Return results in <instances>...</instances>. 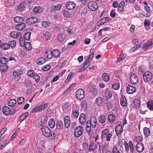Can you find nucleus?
Returning a JSON list of instances; mask_svg holds the SVG:
<instances>
[{
    "instance_id": "nucleus-1",
    "label": "nucleus",
    "mask_w": 153,
    "mask_h": 153,
    "mask_svg": "<svg viewBox=\"0 0 153 153\" xmlns=\"http://www.w3.org/2000/svg\"><path fill=\"white\" fill-rule=\"evenodd\" d=\"M43 135L46 137H50L51 139L54 140L56 137V134L54 132L52 134L50 129L47 126H43L41 128Z\"/></svg>"
},
{
    "instance_id": "nucleus-2",
    "label": "nucleus",
    "mask_w": 153,
    "mask_h": 153,
    "mask_svg": "<svg viewBox=\"0 0 153 153\" xmlns=\"http://www.w3.org/2000/svg\"><path fill=\"white\" fill-rule=\"evenodd\" d=\"M60 53V51L57 49H55L52 52L50 50H48L45 52V56L47 57H50L51 56L57 57L59 56Z\"/></svg>"
},
{
    "instance_id": "nucleus-3",
    "label": "nucleus",
    "mask_w": 153,
    "mask_h": 153,
    "mask_svg": "<svg viewBox=\"0 0 153 153\" xmlns=\"http://www.w3.org/2000/svg\"><path fill=\"white\" fill-rule=\"evenodd\" d=\"M144 82L146 83L149 82L152 79L153 75L152 73L149 71L144 72L143 75Z\"/></svg>"
},
{
    "instance_id": "nucleus-4",
    "label": "nucleus",
    "mask_w": 153,
    "mask_h": 153,
    "mask_svg": "<svg viewBox=\"0 0 153 153\" xmlns=\"http://www.w3.org/2000/svg\"><path fill=\"white\" fill-rule=\"evenodd\" d=\"M48 104L46 103L40 105L37 107H35L32 110V113L38 112L44 110L48 106Z\"/></svg>"
},
{
    "instance_id": "nucleus-5",
    "label": "nucleus",
    "mask_w": 153,
    "mask_h": 153,
    "mask_svg": "<svg viewBox=\"0 0 153 153\" xmlns=\"http://www.w3.org/2000/svg\"><path fill=\"white\" fill-rule=\"evenodd\" d=\"M83 132V127L81 126H77L75 129L74 136L76 137H79L82 134Z\"/></svg>"
},
{
    "instance_id": "nucleus-6",
    "label": "nucleus",
    "mask_w": 153,
    "mask_h": 153,
    "mask_svg": "<svg viewBox=\"0 0 153 153\" xmlns=\"http://www.w3.org/2000/svg\"><path fill=\"white\" fill-rule=\"evenodd\" d=\"M76 97L79 100H82L85 97V92L82 89H79L76 93Z\"/></svg>"
},
{
    "instance_id": "nucleus-7",
    "label": "nucleus",
    "mask_w": 153,
    "mask_h": 153,
    "mask_svg": "<svg viewBox=\"0 0 153 153\" xmlns=\"http://www.w3.org/2000/svg\"><path fill=\"white\" fill-rule=\"evenodd\" d=\"M88 7L92 11L96 10L98 7V5L95 1H91L88 4Z\"/></svg>"
},
{
    "instance_id": "nucleus-8",
    "label": "nucleus",
    "mask_w": 153,
    "mask_h": 153,
    "mask_svg": "<svg viewBox=\"0 0 153 153\" xmlns=\"http://www.w3.org/2000/svg\"><path fill=\"white\" fill-rule=\"evenodd\" d=\"M38 19L36 17H31L28 18L26 21V23L28 25H31L36 23Z\"/></svg>"
},
{
    "instance_id": "nucleus-9",
    "label": "nucleus",
    "mask_w": 153,
    "mask_h": 153,
    "mask_svg": "<svg viewBox=\"0 0 153 153\" xmlns=\"http://www.w3.org/2000/svg\"><path fill=\"white\" fill-rule=\"evenodd\" d=\"M115 130L117 135L119 136V135L121 134L123 131V127L120 125L118 124L116 126Z\"/></svg>"
},
{
    "instance_id": "nucleus-10",
    "label": "nucleus",
    "mask_w": 153,
    "mask_h": 153,
    "mask_svg": "<svg viewBox=\"0 0 153 153\" xmlns=\"http://www.w3.org/2000/svg\"><path fill=\"white\" fill-rule=\"evenodd\" d=\"M130 79L131 83L133 84H136L138 80L137 76L134 74H132L130 76Z\"/></svg>"
},
{
    "instance_id": "nucleus-11",
    "label": "nucleus",
    "mask_w": 153,
    "mask_h": 153,
    "mask_svg": "<svg viewBox=\"0 0 153 153\" xmlns=\"http://www.w3.org/2000/svg\"><path fill=\"white\" fill-rule=\"evenodd\" d=\"M70 117L68 116H65L64 118V126L66 128H68L70 125Z\"/></svg>"
},
{
    "instance_id": "nucleus-12",
    "label": "nucleus",
    "mask_w": 153,
    "mask_h": 153,
    "mask_svg": "<svg viewBox=\"0 0 153 153\" xmlns=\"http://www.w3.org/2000/svg\"><path fill=\"white\" fill-rule=\"evenodd\" d=\"M79 122L82 125H84L85 123L86 118L85 115L83 114H80L79 119Z\"/></svg>"
},
{
    "instance_id": "nucleus-13",
    "label": "nucleus",
    "mask_w": 153,
    "mask_h": 153,
    "mask_svg": "<svg viewBox=\"0 0 153 153\" xmlns=\"http://www.w3.org/2000/svg\"><path fill=\"white\" fill-rule=\"evenodd\" d=\"M136 149L138 152H142L144 150L143 145L140 143H137L136 146Z\"/></svg>"
},
{
    "instance_id": "nucleus-14",
    "label": "nucleus",
    "mask_w": 153,
    "mask_h": 153,
    "mask_svg": "<svg viewBox=\"0 0 153 153\" xmlns=\"http://www.w3.org/2000/svg\"><path fill=\"white\" fill-rule=\"evenodd\" d=\"M136 91V88L133 86L129 85L127 88L126 91L129 94H132Z\"/></svg>"
},
{
    "instance_id": "nucleus-15",
    "label": "nucleus",
    "mask_w": 153,
    "mask_h": 153,
    "mask_svg": "<svg viewBox=\"0 0 153 153\" xmlns=\"http://www.w3.org/2000/svg\"><path fill=\"white\" fill-rule=\"evenodd\" d=\"M90 122L92 124V126L93 128H95L97 126V120L96 118L94 116H91L90 118Z\"/></svg>"
},
{
    "instance_id": "nucleus-16",
    "label": "nucleus",
    "mask_w": 153,
    "mask_h": 153,
    "mask_svg": "<svg viewBox=\"0 0 153 153\" xmlns=\"http://www.w3.org/2000/svg\"><path fill=\"white\" fill-rule=\"evenodd\" d=\"M3 113L6 115H8L11 113V110L10 108L7 106H4L2 108Z\"/></svg>"
},
{
    "instance_id": "nucleus-17",
    "label": "nucleus",
    "mask_w": 153,
    "mask_h": 153,
    "mask_svg": "<svg viewBox=\"0 0 153 153\" xmlns=\"http://www.w3.org/2000/svg\"><path fill=\"white\" fill-rule=\"evenodd\" d=\"M62 7V5L61 4H57L56 5H53L50 8V10L51 12L56 11L59 10Z\"/></svg>"
},
{
    "instance_id": "nucleus-18",
    "label": "nucleus",
    "mask_w": 153,
    "mask_h": 153,
    "mask_svg": "<svg viewBox=\"0 0 153 153\" xmlns=\"http://www.w3.org/2000/svg\"><path fill=\"white\" fill-rule=\"evenodd\" d=\"M21 35V33L20 32L17 31H13L10 33V36L11 37L17 38L19 37Z\"/></svg>"
},
{
    "instance_id": "nucleus-19",
    "label": "nucleus",
    "mask_w": 153,
    "mask_h": 153,
    "mask_svg": "<svg viewBox=\"0 0 153 153\" xmlns=\"http://www.w3.org/2000/svg\"><path fill=\"white\" fill-rule=\"evenodd\" d=\"M20 23L17 25L16 26V28L19 30H23L26 26V24L24 23Z\"/></svg>"
},
{
    "instance_id": "nucleus-20",
    "label": "nucleus",
    "mask_w": 153,
    "mask_h": 153,
    "mask_svg": "<svg viewBox=\"0 0 153 153\" xmlns=\"http://www.w3.org/2000/svg\"><path fill=\"white\" fill-rule=\"evenodd\" d=\"M125 140L123 139H121L119 140L118 146H120V150L121 151H123V145H124L125 142H126Z\"/></svg>"
},
{
    "instance_id": "nucleus-21",
    "label": "nucleus",
    "mask_w": 153,
    "mask_h": 153,
    "mask_svg": "<svg viewBox=\"0 0 153 153\" xmlns=\"http://www.w3.org/2000/svg\"><path fill=\"white\" fill-rule=\"evenodd\" d=\"M120 104L123 107H125L127 105V102L124 96H122L120 100Z\"/></svg>"
},
{
    "instance_id": "nucleus-22",
    "label": "nucleus",
    "mask_w": 153,
    "mask_h": 153,
    "mask_svg": "<svg viewBox=\"0 0 153 153\" xmlns=\"http://www.w3.org/2000/svg\"><path fill=\"white\" fill-rule=\"evenodd\" d=\"M75 4L73 1L68 2L66 5V8L68 9L72 10L76 7Z\"/></svg>"
},
{
    "instance_id": "nucleus-23",
    "label": "nucleus",
    "mask_w": 153,
    "mask_h": 153,
    "mask_svg": "<svg viewBox=\"0 0 153 153\" xmlns=\"http://www.w3.org/2000/svg\"><path fill=\"white\" fill-rule=\"evenodd\" d=\"M64 127V125L62 120H58L56 123V128L59 130H62Z\"/></svg>"
},
{
    "instance_id": "nucleus-24",
    "label": "nucleus",
    "mask_w": 153,
    "mask_h": 153,
    "mask_svg": "<svg viewBox=\"0 0 153 153\" xmlns=\"http://www.w3.org/2000/svg\"><path fill=\"white\" fill-rule=\"evenodd\" d=\"M25 8V4L24 2H21L18 5L17 10L20 12L24 11Z\"/></svg>"
},
{
    "instance_id": "nucleus-25",
    "label": "nucleus",
    "mask_w": 153,
    "mask_h": 153,
    "mask_svg": "<svg viewBox=\"0 0 153 153\" xmlns=\"http://www.w3.org/2000/svg\"><path fill=\"white\" fill-rule=\"evenodd\" d=\"M8 68L7 65L6 64H1L0 66V72L1 73H4L7 71Z\"/></svg>"
},
{
    "instance_id": "nucleus-26",
    "label": "nucleus",
    "mask_w": 153,
    "mask_h": 153,
    "mask_svg": "<svg viewBox=\"0 0 153 153\" xmlns=\"http://www.w3.org/2000/svg\"><path fill=\"white\" fill-rule=\"evenodd\" d=\"M115 115L112 114H109L108 116V120L110 123L114 122L115 120Z\"/></svg>"
},
{
    "instance_id": "nucleus-27",
    "label": "nucleus",
    "mask_w": 153,
    "mask_h": 153,
    "mask_svg": "<svg viewBox=\"0 0 153 153\" xmlns=\"http://www.w3.org/2000/svg\"><path fill=\"white\" fill-rule=\"evenodd\" d=\"M102 79L105 82H108L110 79V77L108 74L106 73H103L102 76Z\"/></svg>"
},
{
    "instance_id": "nucleus-28",
    "label": "nucleus",
    "mask_w": 153,
    "mask_h": 153,
    "mask_svg": "<svg viewBox=\"0 0 153 153\" xmlns=\"http://www.w3.org/2000/svg\"><path fill=\"white\" fill-rule=\"evenodd\" d=\"M133 104L134 107L137 108H139L140 106V102L138 99H135L133 101Z\"/></svg>"
},
{
    "instance_id": "nucleus-29",
    "label": "nucleus",
    "mask_w": 153,
    "mask_h": 153,
    "mask_svg": "<svg viewBox=\"0 0 153 153\" xmlns=\"http://www.w3.org/2000/svg\"><path fill=\"white\" fill-rule=\"evenodd\" d=\"M43 11V8L39 6L35 7L33 9V12L34 13H41Z\"/></svg>"
},
{
    "instance_id": "nucleus-30",
    "label": "nucleus",
    "mask_w": 153,
    "mask_h": 153,
    "mask_svg": "<svg viewBox=\"0 0 153 153\" xmlns=\"http://www.w3.org/2000/svg\"><path fill=\"white\" fill-rule=\"evenodd\" d=\"M125 5V2L123 1H121L118 7V11L119 12H121L124 10V7Z\"/></svg>"
},
{
    "instance_id": "nucleus-31",
    "label": "nucleus",
    "mask_w": 153,
    "mask_h": 153,
    "mask_svg": "<svg viewBox=\"0 0 153 153\" xmlns=\"http://www.w3.org/2000/svg\"><path fill=\"white\" fill-rule=\"evenodd\" d=\"M22 73V71L21 69H17L14 71L13 75L15 77L18 76Z\"/></svg>"
},
{
    "instance_id": "nucleus-32",
    "label": "nucleus",
    "mask_w": 153,
    "mask_h": 153,
    "mask_svg": "<svg viewBox=\"0 0 153 153\" xmlns=\"http://www.w3.org/2000/svg\"><path fill=\"white\" fill-rule=\"evenodd\" d=\"M147 106L149 110L153 111V100L149 101L147 103Z\"/></svg>"
},
{
    "instance_id": "nucleus-33",
    "label": "nucleus",
    "mask_w": 153,
    "mask_h": 153,
    "mask_svg": "<svg viewBox=\"0 0 153 153\" xmlns=\"http://www.w3.org/2000/svg\"><path fill=\"white\" fill-rule=\"evenodd\" d=\"M14 20L16 22L22 23L25 21V18L23 17L17 16L14 18Z\"/></svg>"
},
{
    "instance_id": "nucleus-34",
    "label": "nucleus",
    "mask_w": 153,
    "mask_h": 153,
    "mask_svg": "<svg viewBox=\"0 0 153 153\" xmlns=\"http://www.w3.org/2000/svg\"><path fill=\"white\" fill-rule=\"evenodd\" d=\"M112 96V94L108 89L107 88L105 89V97L108 99H110Z\"/></svg>"
},
{
    "instance_id": "nucleus-35",
    "label": "nucleus",
    "mask_w": 153,
    "mask_h": 153,
    "mask_svg": "<svg viewBox=\"0 0 153 153\" xmlns=\"http://www.w3.org/2000/svg\"><path fill=\"white\" fill-rule=\"evenodd\" d=\"M97 147V145L94 142H91L89 146V151H92L94 150Z\"/></svg>"
},
{
    "instance_id": "nucleus-36",
    "label": "nucleus",
    "mask_w": 153,
    "mask_h": 153,
    "mask_svg": "<svg viewBox=\"0 0 153 153\" xmlns=\"http://www.w3.org/2000/svg\"><path fill=\"white\" fill-rule=\"evenodd\" d=\"M99 122L102 124H103L106 121V117L104 114L100 115L98 117Z\"/></svg>"
},
{
    "instance_id": "nucleus-37",
    "label": "nucleus",
    "mask_w": 153,
    "mask_h": 153,
    "mask_svg": "<svg viewBox=\"0 0 153 153\" xmlns=\"http://www.w3.org/2000/svg\"><path fill=\"white\" fill-rule=\"evenodd\" d=\"M143 131L144 135L146 137H148L149 136L150 134V131L147 127H145L143 128Z\"/></svg>"
},
{
    "instance_id": "nucleus-38",
    "label": "nucleus",
    "mask_w": 153,
    "mask_h": 153,
    "mask_svg": "<svg viewBox=\"0 0 153 153\" xmlns=\"http://www.w3.org/2000/svg\"><path fill=\"white\" fill-rule=\"evenodd\" d=\"M16 103V100L14 99L10 100L8 102V105L10 107L13 106Z\"/></svg>"
},
{
    "instance_id": "nucleus-39",
    "label": "nucleus",
    "mask_w": 153,
    "mask_h": 153,
    "mask_svg": "<svg viewBox=\"0 0 153 153\" xmlns=\"http://www.w3.org/2000/svg\"><path fill=\"white\" fill-rule=\"evenodd\" d=\"M66 39V35L65 34H59L58 35V40L61 42H62Z\"/></svg>"
},
{
    "instance_id": "nucleus-40",
    "label": "nucleus",
    "mask_w": 153,
    "mask_h": 153,
    "mask_svg": "<svg viewBox=\"0 0 153 153\" xmlns=\"http://www.w3.org/2000/svg\"><path fill=\"white\" fill-rule=\"evenodd\" d=\"M152 45V43L151 42L148 41L146 42L144 44L143 47V49L144 50H146Z\"/></svg>"
},
{
    "instance_id": "nucleus-41",
    "label": "nucleus",
    "mask_w": 153,
    "mask_h": 153,
    "mask_svg": "<svg viewBox=\"0 0 153 153\" xmlns=\"http://www.w3.org/2000/svg\"><path fill=\"white\" fill-rule=\"evenodd\" d=\"M74 84H72L64 92L65 95L68 94L74 88Z\"/></svg>"
},
{
    "instance_id": "nucleus-42",
    "label": "nucleus",
    "mask_w": 153,
    "mask_h": 153,
    "mask_svg": "<svg viewBox=\"0 0 153 153\" xmlns=\"http://www.w3.org/2000/svg\"><path fill=\"white\" fill-rule=\"evenodd\" d=\"M46 62L45 58H39L37 59L36 62L39 65H42Z\"/></svg>"
},
{
    "instance_id": "nucleus-43",
    "label": "nucleus",
    "mask_w": 153,
    "mask_h": 153,
    "mask_svg": "<svg viewBox=\"0 0 153 153\" xmlns=\"http://www.w3.org/2000/svg\"><path fill=\"white\" fill-rule=\"evenodd\" d=\"M55 123L54 119H51L48 122V125L51 128H53L55 126Z\"/></svg>"
},
{
    "instance_id": "nucleus-44",
    "label": "nucleus",
    "mask_w": 153,
    "mask_h": 153,
    "mask_svg": "<svg viewBox=\"0 0 153 153\" xmlns=\"http://www.w3.org/2000/svg\"><path fill=\"white\" fill-rule=\"evenodd\" d=\"M28 113L26 112L21 115L19 118V120L20 121H23L28 115Z\"/></svg>"
},
{
    "instance_id": "nucleus-45",
    "label": "nucleus",
    "mask_w": 153,
    "mask_h": 153,
    "mask_svg": "<svg viewBox=\"0 0 153 153\" xmlns=\"http://www.w3.org/2000/svg\"><path fill=\"white\" fill-rule=\"evenodd\" d=\"M92 58L91 59H90V58H88L83 65L84 67L87 68L90 65V61L91 60Z\"/></svg>"
},
{
    "instance_id": "nucleus-46",
    "label": "nucleus",
    "mask_w": 153,
    "mask_h": 153,
    "mask_svg": "<svg viewBox=\"0 0 153 153\" xmlns=\"http://www.w3.org/2000/svg\"><path fill=\"white\" fill-rule=\"evenodd\" d=\"M109 134V130L108 129H105L102 131V136L103 138H104Z\"/></svg>"
},
{
    "instance_id": "nucleus-47",
    "label": "nucleus",
    "mask_w": 153,
    "mask_h": 153,
    "mask_svg": "<svg viewBox=\"0 0 153 153\" xmlns=\"http://www.w3.org/2000/svg\"><path fill=\"white\" fill-rule=\"evenodd\" d=\"M66 61L65 60H64L63 58L61 59L59 62V66L61 67H62L65 65L66 63Z\"/></svg>"
},
{
    "instance_id": "nucleus-48",
    "label": "nucleus",
    "mask_w": 153,
    "mask_h": 153,
    "mask_svg": "<svg viewBox=\"0 0 153 153\" xmlns=\"http://www.w3.org/2000/svg\"><path fill=\"white\" fill-rule=\"evenodd\" d=\"M108 143H105L102 145L101 149L102 152H103L105 151L107 149L108 146Z\"/></svg>"
},
{
    "instance_id": "nucleus-49",
    "label": "nucleus",
    "mask_w": 153,
    "mask_h": 153,
    "mask_svg": "<svg viewBox=\"0 0 153 153\" xmlns=\"http://www.w3.org/2000/svg\"><path fill=\"white\" fill-rule=\"evenodd\" d=\"M86 129L88 134L90 136H91L93 131L91 129V127H86Z\"/></svg>"
},
{
    "instance_id": "nucleus-50",
    "label": "nucleus",
    "mask_w": 153,
    "mask_h": 153,
    "mask_svg": "<svg viewBox=\"0 0 153 153\" xmlns=\"http://www.w3.org/2000/svg\"><path fill=\"white\" fill-rule=\"evenodd\" d=\"M10 47V46L9 44L5 43L2 44V49L3 50H7L9 49Z\"/></svg>"
},
{
    "instance_id": "nucleus-51",
    "label": "nucleus",
    "mask_w": 153,
    "mask_h": 153,
    "mask_svg": "<svg viewBox=\"0 0 153 153\" xmlns=\"http://www.w3.org/2000/svg\"><path fill=\"white\" fill-rule=\"evenodd\" d=\"M102 102V98L99 97L96 99V104L98 106H100Z\"/></svg>"
},
{
    "instance_id": "nucleus-52",
    "label": "nucleus",
    "mask_w": 153,
    "mask_h": 153,
    "mask_svg": "<svg viewBox=\"0 0 153 153\" xmlns=\"http://www.w3.org/2000/svg\"><path fill=\"white\" fill-rule=\"evenodd\" d=\"M25 48L27 50H30L32 48L31 44L29 42H26L25 46Z\"/></svg>"
},
{
    "instance_id": "nucleus-53",
    "label": "nucleus",
    "mask_w": 153,
    "mask_h": 153,
    "mask_svg": "<svg viewBox=\"0 0 153 153\" xmlns=\"http://www.w3.org/2000/svg\"><path fill=\"white\" fill-rule=\"evenodd\" d=\"M31 33L30 32H28L25 34V38L27 40H29L30 38Z\"/></svg>"
},
{
    "instance_id": "nucleus-54",
    "label": "nucleus",
    "mask_w": 153,
    "mask_h": 153,
    "mask_svg": "<svg viewBox=\"0 0 153 153\" xmlns=\"http://www.w3.org/2000/svg\"><path fill=\"white\" fill-rule=\"evenodd\" d=\"M105 22V19L104 18H102L99 21H98L97 22V25L98 26H100L104 24Z\"/></svg>"
},
{
    "instance_id": "nucleus-55",
    "label": "nucleus",
    "mask_w": 153,
    "mask_h": 153,
    "mask_svg": "<svg viewBox=\"0 0 153 153\" xmlns=\"http://www.w3.org/2000/svg\"><path fill=\"white\" fill-rule=\"evenodd\" d=\"M140 47V45H137L136 46H134L131 49L130 52H133L139 49Z\"/></svg>"
},
{
    "instance_id": "nucleus-56",
    "label": "nucleus",
    "mask_w": 153,
    "mask_h": 153,
    "mask_svg": "<svg viewBox=\"0 0 153 153\" xmlns=\"http://www.w3.org/2000/svg\"><path fill=\"white\" fill-rule=\"evenodd\" d=\"M80 105L83 108H86L87 106V102L86 100H83L82 101Z\"/></svg>"
},
{
    "instance_id": "nucleus-57",
    "label": "nucleus",
    "mask_w": 153,
    "mask_h": 153,
    "mask_svg": "<svg viewBox=\"0 0 153 153\" xmlns=\"http://www.w3.org/2000/svg\"><path fill=\"white\" fill-rule=\"evenodd\" d=\"M35 74V72L33 70H29L27 73V75L28 76L33 77L34 75Z\"/></svg>"
},
{
    "instance_id": "nucleus-58",
    "label": "nucleus",
    "mask_w": 153,
    "mask_h": 153,
    "mask_svg": "<svg viewBox=\"0 0 153 153\" xmlns=\"http://www.w3.org/2000/svg\"><path fill=\"white\" fill-rule=\"evenodd\" d=\"M129 143L130 151L132 153H133L134 150V149L132 142L131 141H129Z\"/></svg>"
},
{
    "instance_id": "nucleus-59",
    "label": "nucleus",
    "mask_w": 153,
    "mask_h": 153,
    "mask_svg": "<svg viewBox=\"0 0 153 153\" xmlns=\"http://www.w3.org/2000/svg\"><path fill=\"white\" fill-rule=\"evenodd\" d=\"M143 138L142 137L140 136L136 137L134 138V141L138 143H140V142H141Z\"/></svg>"
},
{
    "instance_id": "nucleus-60",
    "label": "nucleus",
    "mask_w": 153,
    "mask_h": 153,
    "mask_svg": "<svg viewBox=\"0 0 153 153\" xmlns=\"http://www.w3.org/2000/svg\"><path fill=\"white\" fill-rule=\"evenodd\" d=\"M25 86L26 87H30L32 85V83L30 80H25Z\"/></svg>"
},
{
    "instance_id": "nucleus-61",
    "label": "nucleus",
    "mask_w": 153,
    "mask_h": 153,
    "mask_svg": "<svg viewBox=\"0 0 153 153\" xmlns=\"http://www.w3.org/2000/svg\"><path fill=\"white\" fill-rule=\"evenodd\" d=\"M111 152L112 153H120L119 150L115 146H114V147L111 150Z\"/></svg>"
},
{
    "instance_id": "nucleus-62",
    "label": "nucleus",
    "mask_w": 153,
    "mask_h": 153,
    "mask_svg": "<svg viewBox=\"0 0 153 153\" xmlns=\"http://www.w3.org/2000/svg\"><path fill=\"white\" fill-rule=\"evenodd\" d=\"M0 61L2 64H6L8 60L7 58H0Z\"/></svg>"
},
{
    "instance_id": "nucleus-63",
    "label": "nucleus",
    "mask_w": 153,
    "mask_h": 153,
    "mask_svg": "<svg viewBox=\"0 0 153 153\" xmlns=\"http://www.w3.org/2000/svg\"><path fill=\"white\" fill-rule=\"evenodd\" d=\"M25 98L24 97H21L19 98L17 102L18 104H22L24 101Z\"/></svg>"
},
{
    "instance_id": "nucleus-64",
    "label": "nucleus",
    "mask_w": 153,
    "mask_h": 153,
    "mask_svg": "<svg viewBox=\"0 0 153 153\" xmlns=\"http://www.w3.org/2000/svg\"><path fill=\"white\" fill-rule=\"evenodd\" d=\"M72 113L73 116L75 117H77L79 115V112L76 110H72Z\"/></svg>"
}]
</instances>
